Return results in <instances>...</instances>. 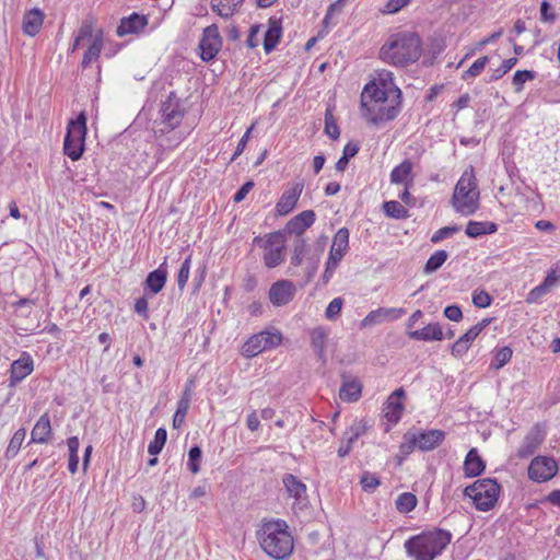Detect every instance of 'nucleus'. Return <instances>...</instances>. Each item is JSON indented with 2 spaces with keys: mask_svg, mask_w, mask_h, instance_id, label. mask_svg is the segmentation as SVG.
Masks as SVG:
<instances>
[{
  "mask_svg": "<svg viewBox=\"0 0 560 560\" xmlns=\"http://www.w3.org/2000/svg\"><path fill=\"white\" fill-rule=\"evenodd\" d=\"M422 42L418 34L402 31L390 34L380 49V59L397 68L416 63L422 55Z\"/></svg>",
  "mask_w": 560,
  "mask_h": 560,
  "instance_id": "1",
  "label": "nucleus"
},
{
  "mask_svg": "<svg viewBox=\"0 0 560 560\" xmlns=\"http://www.w3.org/2000/svg\"><path fill=\"white\" fill-rule=\"evenodd\" d=\"M372 88H364L361 93L360 108L362 117L373 126H381L394 120L401 108L399 94L396 97H389V95Z\"/></svg>",
  "mask_w": 560,
  "mask_h": 560,
  "instance_id": "2",
  "label": "nucleus"
},
{
  "mask_svg": "<svg viewBox=\"0 0 560 560\" xmlns=\"http://www.w3.org/2000/svg\"><path fill=\"white\" fill-rule=\"evenodd\" d=\"M257 535L262 550L276 560H283L293 551V538L284 521L265 522Z\"/></svg>",
  "mask_w": 560,
  "mask_h": 560,
  "instance_id": "3",
  "label": "nucleus"
},
{
  "mask_svg": "<svg viewBox=\"0 0 560 560\" xmlns=\"http://www.w3.org/2000/svg\"><path fill=\"white\" fill-rule=\"evenodd\" d=\"M452 535L444 529H433L412 536L404 544L413 560H434L451 542Z\"/></svg>",
  "mask_w": 560,
  "mask_h": 560,
  "instance_id": "4",
  "label": "nucleus"
},
{
  "mask_svg": "<svg viewBox=\"0 0 560 560\" xmlns=\"http://www.w3.org/2000/svg\"><path fill=\"white\" fill-rule=\"evenodd\" d=\"M480 192L472 166L464 171L455 185L451 203L462 215H471L479 209Z\"/></svg>",
  "mask_w": 560,
  "mask_h": 560,
  "instance_id": "5",
  "label": "nucleus"
},
{
  "mask_svg": "<svg viewBox=\"0 0 560 560\" xmlns=\"http://www.w3.org/2000/svg\"><path fill=\"white\" fill-rule=\"evenodd\" d=\"M285 236L281 231L258 235L253 240V244L262 250V261L269 269L280 266L285 260Z\"/></svg>",
  "mask_w": 560,
  "mask_h": 560,
  "instance_id": "6",
  "label": "nucleus"
},
{
  "mask_svg": "<svg viewBox=\"0 0 560 560\" xmlns=\"http://www.w3.org/2000/svg\"><path fill=\"white\" fill-rule=\"evenodd\" d=\"M499 493L500 485L491 478L479 479L464 490V494L472 500L475 508L483 512L494 508Z\"/></svg>",
  "mask_w": 560,
  "mask_h": 560,
  "instance_id": "7",
  "label": "nucleus"
},
{
  "mask_svg": "<svg viewBox=\"0 0 560 560\" xmlns=\"http://www.w3.org/2000/svg\"><path fill=\"white\" fill-rule=\"evenodd\" d=\"M85 43L89 46L81 62L82 68H88L92 62L96 61L103 49L102 33L94 34L93 24L89 20L84 21L80 26L71 50L74 51L81 44Z\"/></svg>",
  "mask_w": 560,
  "mask_h": 560,
  "instance_id": "8",
  "label": "nucleus"
},
{
  "mask_svg": "<svg viewBox=\"0 0 560 560\" xmlns=\"http://www.w3.org/2000/svg\"><path fill=\"white\" fill-rule=\"evenodd\" d=\"M86 135V116L81 112L75 120H70L63 142L65 154L72 161H78L84 150Z\"/></svg>",
  "mask_w": 560,
  "mask_h": 560,
  "instance_id": "9",
  "label": "nucleus"
},
{
  "mask_svg": "<svg viewBox=\"0 0 560 560\" xmlns=\"http://www.w3.org/2000/svg\"><path fill=\"white\" fill-rule=\"evenodd\" d=\"M160 114V119H156L153 126L154 135L158 138L173 131L184 117L178 101H173L171 97L162 103Z\"/></svg>",
  "mask_w": 560,
  "mask_h": 560,
  "instance_id": "10",
  "label": "nucleus"
},
{
  "mask_svg": "<svg viewBox=\"0 0 560 560\" xmlns=\"http://www.w3.org/2000/svg\"><path fill=\"white\" fill-rule=\"evenodd\" d=\"M282 341V335L278 331L264 330L253 335L242 347V354L254 358L259 353L278 347Z\"/></svg>",
  "mask_w": 560,
  "mask_h": 560,
  "instance_id": "11",
  "label": "nucleus"
},
{
  "mask_svg": "<svg viewBox=\"0 0 560 560\" xmlns=\"http://www.w3.org/2000/svg\"><path fill=\"white\" fill-rule=\"evenodd\" d=\"M222 47V38L219 28L212 24L203 30L202 37L199 43L200 58L203 61L213 60Z\"/></svg>",
  "mask_w": 560,
  "mask_h": 560,
  "instance_id": "12",
  "label": "nucleus"
},
{
  "mask_svg": "<svg viewBox=\"0 0 560 560\" xmlns=\"http://www.w3.org/2000/svg\"><path fill=\"white\" fill-rule=\"evenodd\" d=\"M282 483L288 498L293 500V510H302L308 502L306 485L292 474H284Z\"/></svg>",
  "mask_w": 560,
  "mask_h": 560,
  "instance_id": "13",
  "label": "nucleus"
},
{
  "mask_svg": "<svg viewBox=\"0 0 560 560\" xmlns=\"http://www.w3.org/2000/svg\"><path fill=\"white\" fill-rule=\"evenodd\" d=\"M557 472V463L549 457L538 456L528 467V477L536 482H545Z\"/></svg>",
  "mask_w": 560,
  "mask_h": 560,
  "instance_id": "14",
  "label": "nucleus"
},
{
  "mask_svg": "<svg viewBox=\"0 0 560 560\" xmlns=\"http://www.w3.org/2000/svg\"><path fill=\"white\" fill-rule=\"evenodd\" d=\"M296 293L294 283L290 280H278L271 284L268 293L270 303L273 306H284L289 304Z\"/></svg>",
  "mask_w": 560,
  "mask_h": 560,
  "instance_id": "15",
  "label": "nucleus"
},
{
  "mask_svg": "<svg viewBox=\"0 0 560 560\" xmlns=\"http://www.w3.org/2000/svg\"><path fill=\"white\" fill-rule=\"evenodd\" d=\"M303 188V182H296L282 192L276 205V211L279 215H287L295 208Z\"/></svg>",
  "mask_w": 560,
  "mask_h": 560,
  "instance_id": "16",
  "label": "nucleus"
},
{
  "mask_svg": "<svg viewBox=\"0 0 560 560\" xmlns=\"http://www.w3.org/2000/svg\"><path fill=\"white\" fill-rule=\"evenodd\" d=\"M315 222V212L305 210L293 217L284 226L283 235H295V238L303 237L304 232Z\"/></svg>",
  "mask_w": 560,
  "mask_h": 560,
  "instance_id": "17",
  "label": "nucleus"
},
{
  "mask_svg": "<svg viewBox=\"0 0 560 560\" xmlns=\"http://www.w3.org/2000/svg\"><path fill=\"white\" fill-rule=\"evenodd\" d=\"M349 248V230L341 228L334 236L330 246L328 261L331 266H338Z\"/></svg>",
  "mask_w": 560,
  "mask_h": 560,
  "instance_id": "18",
  "label": "nucleus"
},
{
  "mask_svg": "<svg viewBox=\"0 0 560 560\" xmlns=\"http://www.w3.org/2000/svg\"><path fill=\"white\" fill-rule=\"evenodd\" d=\"M383 92L389 97H396L399 94V98H401V91L394 82V74L389 70H381L377 72V77L370 83H368L364 88H371Z\"/></svg>",
  "mask_w": 560,
  "mask_h": 560,
  "instance_id": "19",
  "label": "nucleus"
},
{
  "mask_svg": "<svg viewBox=\"0 0 560 560\" xmlns=\"http://www.w3.org/2000/svg\"><path fill=\"white\" fill-rule=\"evenodd\" d=\"M445 439V432L442 430H429L420 432L412 438V444L421 451H431L438 447Z\"/></svg>",
  "mask_w": 560,
  "mask_h": 560,
  "instance_id": "20",
  "label": "nucleus"
},
{
  "mask_svg": "<svg viewBox=\"0 0 560 560\" xmlns=\"http://www.w3.org/2000/svg\"><path fill=\"white\" fill-rule=\"evenodd\" d=\"M405 396V390L402 388L396 389L394 393L389 395L387 398L384 416L390 423H397L402 415L404 406L400 399Z\"/></svg>",
  "mask_w": 560,
  "mask_h": 560,
  "instance_id": "21",
  "label": "nucleus"
},
{
  "mask_svg": "<svg viewBox=\"0 0 560 560\" xmlns=\"http://www.w3.org/2000/svg\"><path fill=\"white\" fill-rule=\"evenodd\" d=\"M34 363L28 354H23L11 364L10 386H15L33 372Z\"/></svg>",
  "mask_w": 560,
  "mask_h": 560,
  "instance_id": "22",
  "label": "nucleus"
},
{
  "mask_svg": "<svg viewBox=\"0 0 560 560\" xmlns=\"http://www.w3.org/2000/svg\"><path fill=\"white\" fill-rule=\"evenodd\" d=\"M544 433L538 427L533 428L529 433L524 438L521 447L518 448V456L522 458H527L533 455L538 446L544 441Z\"/></svg>",
  "mask_w": 560,
  "mask_h": 560,
  "instance_id": "23",
  "label": "nucleus"
},
{
  "mask_svg": "<svg viewBox=\"0 0 560 560\" xmlns=\"http://www.w3.org/2000/svg\"><path fill=\"white\" fill-rule=\"evenodd\" d=\"M412 167L413 164L410 160H404L390 172V183L402 184L407 186V188H410L413 184Z\"/></svg>",
  "mask_w": 560,
  "mask_h": 560,
  "instance_id": "24",
  "label": "nucleus"
},
{
  "mask_svg": "<svg viewBox=\"0 0 560 560\" xmlns=\"http://www.w3.org/2000/svg\"><path fill=\"white\" fill-rule=\"evenodd\" d=\"M51 435L50 419L47 413L39 417L31 432V441L33 443H48Z\"/></svg>",
  "mask_w": 560,
  "mask_h": 560,
  "instance_id": "25",
  "label": "nucleus"
},
{
  "mask_svg": "<svg viewBox=\"0 0 560 560\" xmlns=\"http://www.w3.org/2000/svg\"><path fill=\"white\" fill-rule=\"evenodd\" d=\"M486 469L485 460L479 456L476 448L469 450L464 462V471L466 477H477Z\"/></svg>",
  "mask_w": 560,
  "mask_h": 560,
  "instance_id": "26",
  "label": "nucleus"
},
{
  "mask_svg": "<svg viewBox=\"0 0 560 560\" xmlns=\"http://www.w3.org/2000/svg\"><path fill=\"white\" fill-rule=\"evenodd\" d=\"M148 24L144 15L132 13L129 18L122 19L117 27V34L124 36L127 34L138 33Z\"/></svg>",
  "mask_w": 560,
  "mask_h": 560,
  "instance_id": "27",
  "label": "nucleus"
},
{
  "mask_svg": "<svg viewBox=\"0 0 560 560\" xmlns=\"http://www.w3.org/2000/svg\"><path fill=\"white\" fill-rule=\"evenodd\" d=\"M408 336L413 340L433 341L443 339V330L440 324H428L422 329L411 330Z\"/></svg>",
  "mask_w": 560,
  "mask_h": 560,
  "instance_id": "28",
  "label": "nucleus"
},
{
  "mask_svg": "<svg viewBox=\"0 0 560 560\" xmlns=\"http://www.w3.org/2000/svg\"><path fill=\"white\" fill-rule=\"evenodd\" d=\"M44 14L38 9L28 11L23 19V31L30 36H35L42 28Z\"/></svg>",
  "mask_w": 560,
  "mask_h": 560,
  "instance_id": "29",
  "label": "nucleus"
},
{
  "mask_svg": "<svg viewBox=\"0 0 560 560\" xmlns=\"http://www.w3.org/2000/svg\"><path fill=\"white\" fill-rule=\"evenodd\" d=\"M244 0H211V9L221 18L229 19L238 11Z\"/></svg>",
  "mask_w": 560,
  "mask_h": 560,
  "instance_id": "30",
  "label": "nucleus"
},
{
  "mask_svg": "<svg viewBox=\"0 0 560 560\" xmlns=\"http://www.w3.org/2000/svg\"><path fill=\"white\" fill-rule=\"evenodd\" d=\"M191 401V389L190 386H186L185 390L183 392L180 399L177 402V409L175 411L174 418H173V427L174 428H180V425L185 421V417L188 412L189 406Z\"/></svg>",
  "mask_w": 560,
  "mask_h": 560,
  "instance_id": "31",
  "label": "nucleus"
},
{
  "mask_svg": "<svg viewBox=\"0 0 560 560\" xmlns=\"http://www.w3.org/2000/svg\"><path fill=\"white\" fill-rule=\"evenodd\" d=\"M497 230H498V225L494 222L469 221L466 226L465 233L467 234V236H469L471 238H476L481 235L495 233Z\"/></svg>",
  "mask_w": 560,
  "mask_h": 560,
  "instance_id": "32",
  "label": "nucleus"
},
{
  "mask_svg": "<svg viewBox=\"0 0 560 560\" xmlns=\"http://www.w3.org/2000/svg\"><path fill=\"white\" fill-rule=\"evenodd\" d=\"M362 392V385L357 380L346 381L339 389V397L343 401H357Z\"/></svg>",
  "mask_w": 560,
  "mask_h": 560,
  "instance_id": "33",
  "label": "nucleus"
},
{
  "mask_svg": "<svg viewBox=\"0 0 560 560\" xmlns=\"http://www.w3.org/2000/svg\"><path fill=\"white\" fill-rule=\"evenodd\" d=\"M166 277V271L160 267L159 269L151 271L148 275L145 284L153 294H156L164 288Z\"/></svg>",
  "mask_w": 560,
  "mask_h": 560,
  "instance_id": "34",
  "label": "nucleus"
},
{
  "mask_svg": "<svg viewBox=\"0 0 560 560\" xmlns=\"http://www.w3.org/2000/svg\"><path fill=\"white\" fill-rule=\"evenodd\" d=\"M327 341V332L323 327H316L311 331V343L320 359H324Z\"/></svg>",
  "mask_w": 560,
  "mask_h": 560,
  "instance_id": "35",
  "label": "nucleus"
},
{
  "mask_svg": "<svg viewBox=\"0 0 560 560\" xmlns=\"http://www.w3.org/2000/svg\"><path fill=\"white\" fill-rule=\"evenodd\" d=\"M383 211L388 218L397 220L409 218L407 208L396 200L385 201L383 203Z\"/></svg>",
  "mask_w": 560,
  "mask_h": 560,
  "instance_id": "36",
  "label": "nucleus"
},
{
  "mask_svg": "<svg viewBox=\"0 0 560 560\" xmlns=\"http://www.w3.org/2000/svg\"><path fill=\"white\" fill-rule=\"evenodd\" d=\"M26 436L25 429H19L14 432L13 436L10 440V443L5 450V457L7 458H13L19 453L22 443Z\"/></svg>",
  "mask_w": 560,
  "mask_h": 560,
  "instance_id": "37",
  "label": "nucleus"
},
{
  "mask_svg": "<svg viewBox=\"0 0 560 560\" xmlns=\"http://www.w3.org/2000/svg\"><path fill=\"white\" fill-rule=\"evenodd\" d=\"M281 37V27L277 24L270 25L265 34L264 48L266 52L272 51Z\"/></svg>",
  "mask_w": 560,
  "mask_h": 560,
  "instance_id": "38",
  "label": "nucleus"
},
{
  "mask_svg": "<svg viewBox=\"0 0 560 560\" xmlns=\"http://www.w3.org/2000/svg\"><path fill=\"white\" fill-rule=\"evenodd\" d=\"M513 351L510 347H502L495 349L493 361L490 364L491 369L500 370L503 368L512 358Z\"/></svg>",
  "mask_w": 560,
  "mask_h": 560,
  "instance_id": "39",
  "label": "nucleus"
},
{
  "mask_svg": "<svg viewBox=\"0 0 560 560\" xmlns=\"http://www.w3.org/2000/svg\"><path fill=\"white\" fill-rule=\"evenodd\" d=\"M167 439V432L164 428L155 431L154 440L150 442L148 452L150 455L156 456L163 450Z\"/></svg>",
  "mask_w": 560,
  "mask_h": 560,
  "instance_id": "40",
  "label": "nucleus"
},
{
  "mask_svg": "<svg viewBox=\"0 0 560 560\" xmlns=\"http://www.w3.org/2000/svg\"><path fill=\"white\" fill-rule=\"evenodd\" d=\"M448 255L445 250H436L434 254L430 256L428 259L425 266H424V272L425 273H432L436 271L447 259Z\"/></svg>",
  "mask_w": 560,
  "mask_h": 560,
  "instance_id": "41",
  "label": "nucleus"
},
{
  "mask_svg": "<svg viewBox=\"0 0 560 560\" xmlns=\"http://www.w3.org/2000/svg\"><path fill=\"white\" fill-rule=\"evenodd\" d=\"M417 505V498L410 492L401 493L396 500V509L401 513L411 512Z\"/></svg>",
  "mask_w": 560,
  "mask_h": 560,
  "instance_id": "42",
  "label": "nucleus"
},
{
  "mask_svg": "<svg viewBox=\"0 0 560 560\" xmlns=\"http://www.w3.org/2000/svg\"><path fill=\"white\" fill-rule=\"evenodd\" d=\"M305 249H306L305 238L304 237L295 238L294 243H293V254L291 257V264L293 266L302 265Z\"/></svg>",
  "mask_w": 560,
  "mask_h": 560,
  "instance_id": "43",
  "label": "nucleus"
},
{
  "mask_svg": "<svg viewBox=\"0 0 560 560\" xmlns=\"http://www.w3.org/2000/svg\"><path fill=\"white\" fill-rule=\"evenodd\" d=\"M489 62V58L487 56H483L479 59H477L469 68L468 70H466L463 75H462V79L463 80H468L469 78H476L478 77L482 71L483 69L486 68L487 63Z\"/></svg>",
  "mask_w": 560,
  "mask_h": 560,
  "instance_id": "44",
  "label": "nucleus"
},
{
  "mask_svg": "<svg viewBox=\"0 0 560 560\" xmlns=\"http://www.w3.org/2000/svg\"><path fill=\"white\" fill-rule=\"evenodd\" d=\"M490 322H491L490 318H483L481 322L477 323L475 326H472L467 332H465L459 338L470 346V343L490 324Z\"/></svg>",
  "mask_w": 560,
  "mask_h": 560,
  "instance_id": "45",
  "label": "nucleus"
},
{
  "mask_svg": "<svg viewBox=\"0 0 560 560\" xmlns=\"http://www.w3.org/2000/svg\"><path fill=\"white\" fill-rule=\"evenodd\" d=\"M364 425L362 422H357L352 424L343 434L342 441L349 443L352 447V444L359 439L361 434L364 433Z\"/></svg>",
  "mask_w": 560,
  "mask_h": 560,
  "instance_id": "46",
  "label": "nucleus"
},
{
  "mask_svg": "<svg viewBox=\"0 0 560 560\" xmlns=\"http://www.w3.org/2000/svg\"><path fill=\"white\" fill-rule=\"evenodd\" d=\"M535 78V73L529 70H517L513 75V85L515 86L516 92H521L523 90V85L525 82L533 80Z\"/></svg>",
  "mask_w": 560,
  "mask_h": 560,
  "instance_id": "47",
  "label": "nucleus"
},
{
  "mask_svg": "<svg viewBox=\"0 0 560 560\" xmlns=\"http://www.w3.org/2000/svg\"><path fill=\"white\" fill-rule=\"evenodd\" d=\"M191 256L189 255L182 264L177 275V285L183 290L189 279Z\"/></svg>",
  "mask_w": 560,
  "mask_h": 560,
  "instance_id": "48",
  "label": "nucleus"
},
{
  "mask_svg": "<svg viewBox=\"0 0 560 560\" xmlns=\"http://www.w3.org/2000/svg\"><path fill=\"white\" fill-rule=\"evenodd\" d=\"M459 230H460V226H458V225L441 228L434 232V234L431 237V242L436 244L447 237H451L455 233L459 232Z\"/></svg>",
  "mask_w": 560,
  "mask_h": 560,
  "instance_id": "49",
  "label": "nucleus"
},
{
  "mask_svg": "<svg viewBox=\"0 0 560 560\" xmlns=\"http://www.w3.org/2000/svg\"><path fill=\"white\" fill-rule=\"evenodd\" d=\"M385 322L382 308L371 311L361 322L362 327H371Z\"/></svg>",
  "mask_w": 560,
  "mask_h": 560,
  "instance_id": "50",
  "label": "nucleus"
},
{
  "mask_svg": "<svg viewBox=\"0 0 560 560\" xmlns=\"http://www.w3.org/2000/svg\"><path fill=\"white\" fill-rule=\"evenodd\" d=\"M551 289L544 282L534 289H532L526 296V302L529 304L537 303L544 295H546Z\"/></svg>",
  "mask_w": 560,
  "mask_h": 560,
  "instance_id": "51",
  "label": "nucleus"
},
{
  "mask_svg": "<svg viewBox=\"0 0 560 560\" xmlns=\"http://www.w3.org/2000/svg\"><path fill=\"white\" fill-rule=\"evenodd\" d=\"M201 459V450L198 446H194L188 453V468L192 474H197L200 470L199 462Z\"/></svg>",
  "mask_w": 560,
  "mask_h": 560,
  "instance_id": "52",
  "label": "nucleus"
},
{
  "mask_svg": "<svg viewBox=\"0 0 560 560\" xmlns=\"http://www.w3.org/2000/svg\"><path fill=\"white\" fill-rule=\"evenodd\" d=\"M342 305L343 300L341 298H335L332 301H330L325 311L326 318L329 320L336 319L341 312Z\"/></svg>",
  "mask_w": 560,
  "mask_h": 560,
  "instance_id": "53",
  "label": "nucleus"
},
{
  "mask_svg": "<svg viewBox=\"0 0 560 560\" xmlns=\"http://www.w3.org/2000/svg\"><path fill=\"white\" fill-rule=\"evenodd\" d=\"M363 490L373 492L380 486V479L368 471L363 472L360 479Z\"/></svg>",
  "mask_w": 560,
  "mask_h": 560,
  "instance_id": "54",
  "label": "nucleus"
},
{
  "mask_svg": "<svg viewBox=\"0 0 560 560\" xmlns=\"http://www.w3.org/2000/svg\"><path fill=\"white\" fill-rule=\"evenodd\" d=\"M325 132L331 138L337 139L340 135L339 128L334 120V116L330 110L325 113Z\"/></svg>",
  "mask_w": 560,
  "mask_h": 560,
  "instance_id": "55",
  "label": "nucleus"
},
{
  "mask_svg": "<svg viewBox=\"0 0 560 560\" xmlns=\"http://www.w3.org/2000/svg\"><path fill=\"white\" fill-rule=\"evenodd\" d=\"M560 281V260L551 266L549 269L544 283L547 284L550 289L557 285Z\"/></svg>",
  "mask_w": 560,
  "mask_h": 560,
  "instance_id": "56",
  "label": "nucleus"
},
{
  "mask_svg": "<svg viewBox=\"0 0 560 560\" xmlns=\"http://www.w3.org/2000/svg\"><path fill=\"white\" fill-rule=\"evenodd\" d=\"M517 62L516 58H509L505 59L502 65L495 69L490 78V81L499 80L502 78L505 73H508Z\"/></svg>",
  "mask_w": 560,
  "mask_h": 560,
  "instance_id": "57",
  "label": "nucleus"
},
{
  "mask_svg": "<svg viewBox=\"0 0 560 560\" xmlns=\"http://www.w3.org/2000/svg\"><path fill=\"white\" fill-rule=\"evenodd\" d=\"M410 0H388L382 10L385 14H394L408 5Z\"/></svg>",
  "mask_w": 560,
  "mask_h": 560,
  "instance_id": "58",
  "label": "nucleus"
},
{
  "mask_svg": "<svg viewBox=\"0 0 560 560\" xmlns=\"http://www.w3.org/2000/svg\"><path fill=\"white\" fill-rule=\"evenodd\" d=\"M491 301H492V299L488 292H486V291L474 292L472 303L475 306L485 308L491 304Z\"/></svg>",
  "mask_w": 560,
  "mask_h": 560,
  "instance_id": "59",
  "label": "nucleus"
},
{
  "mask_svg": "<svg viewBox=\"0 0 560 560\" xmlns=\"http://www.w3.org/2000/svg\"><path fill=\"white\" fill-rule=\"evenodd\" d=\"M540 20L546 23H553L556 21V14L551 11L548 1H542L540 4Z\"/></svg>",
  "mask_w": 560,
  "mask_h": 560,
  "instance_id": "60",
  "label": "nucleus"
},
{
  "mask_svg": "<svg viewBox=\"0 0 560 560\" xmlns=\"http://www.w3.org/2000/svg\"><path fill=\"white\" fill-rule=\"evenodd\" d=\"M253 129H254V125H252L246 130V132L243 135V137L240 139V141L237 143V147H236V150H235L231 161H234L238 155H241L243 153V151L245 150V148L247 145V142H248V139H249V136H250V132H252Z\"/></svg>",
  "mask_w": 560,
  "mask_h": 560,
  "instance_id": "61",
  "label": "nucleus"
},
{
  "mask_svg": "<svg viewBox=\"0 0 560 560\" xmlns=\"http://www.w3.org/2000/svg\"><path fill=\"white\" fill-rule=\"evenodd\" d=\"M469 347L470 346L467 342L458 338L457 341L452 346L451 353L455 358H460L467 352Z\"/></svg>",
  "mask_w": 560,
  "mask_h": 560,
  "instance_id": "62",
  "label": "nucleus"
},
{
  "mask_svg": "<svg viewBox=\"0 0 560 560\" xmlns=\"http://www.w3.org/2000/svg\"><path fill=\"white\" fill-rule=\"evenodd\" d=\"M444 316L453 322H459L463 318V313L459 306L450 305L444 310Z\"/></svg>",
  "mask_w": 560,
  "mask_h": 560,
  "instance_id": "63",
  "label": "nucleus"
},
{
  "mask_svg": "<svg viewBox=\"0 0 560 560\" xmlns=\"http://www.w3.org/2000/svg\"><path fill=\"white\" fill-rule=\"evenodd\" d=\"M381 308L384 314L385 320H395L405 314L404 308H395V307H390V308L381 307Z\"/></svg>",
  "mask_w": 560,
  "mask_h": 560,
  "instance_id": "64",
  "label": "nucleus"
}]
</instances>
